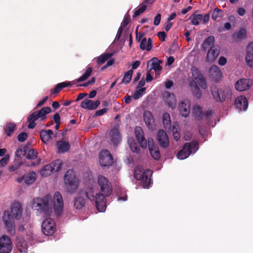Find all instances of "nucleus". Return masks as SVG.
Wrapping results in <instances>:
<instances>
[{"instance_id":"2f4dec72","label":"nucleus","mask_w":253,"mask_h":253,"mask_svg":"<svg viewBox=\"0 0 253 253\" xmlns=\"http://www.w3.org/2000/svg\"><path fill=\"white\" fill-rule=\"evenodd\" d=\"M215 42L214 36H210L206 38L201 45V48L204 51H206L207 48L210 46H214L213 45Z\"/></svg>"},{"instance_id":"0eeeda50","label":"nucleus","mask_w":253,"mask_h":253,"mask_svg":"<svg viewBox=\"0 0 253 253\" xmlns=\"http://www.w3.org/2000/svg\"><path fill=\"white\" fill-rule=\"evenodd\" d=\"M54 211L57 216H59L62 213L64 202L62 196L60 193L56 192L54 193L52 199Z\"/></svg>"},{"instance_id":"bb28decb","label":"nucleus","mask_w":253,"mask_h":253,"mask_svg":"<svg viewBox=\"0 0 253 253\" xmlns=\"http://www.w3.org/2000/svg\"><path fill=\"white\" fill-rule=\"evenodd\" d=\"M16 246L17 250L21 253H28V245L26 241L23 238L17 237Z\"/></svg>"},{"instance_id":"79ce46f5","label":"nucleus","mask_w":253,"mask_h":253,"mask_svg":"<svg viewBox=\"0 0 253 253\" xmlns=\"http://www.w3.org/2000/svg\"><path fill=\"white\" fill-rule=\"evenodd\" d=\"M92 69L91 67H87L85 72L79 78L76 80V82L79 83L85 81L91 75Z\"/></svg>"},{"instance_id":"7ed1b4c3","label":"nucleus","mask_w":253,"mask_h":253,"mask_svg":"<svg viewBox=\"0 0 253 253\" xmlns=\"http://www.w3.org/2000/svg\"><path fill=\"white\" fill-rule=\"evenodd\" d=\"M199 149V143L196 141L191 142H186L181 150L177 154V158L180 160H184L188 158L192 153H195Z\"/></svg>"},{"instance_id":"a18cd8bd","label":"nucleus","mask_w":253,"mask_h":253,"mask_svg":"<svg viewBox=\"0 0 253 253\" xmlns=\"http://www.w3.org/2000/svg\"><path fill=\"white\" fill-rule=\"evenodd\" d=\"M36 180V173L34 171H32L25 176V182L27 184H32Z\"/></svg>"},{"instance_id":"f257e3e1","label":"nucleus","mask_w":253,"mask_h":253,"mask_svg":"<svg viewBox=\"0 0 253 253\" xmlns=\"http://www.w3.org/2000/svg\"><path fill=\"white\" fill-rule=\"evenodd\" d=\"M94 200V191L92 186H88L81 189L77 195L74 198V207L77 210H81L85 207L86 199Z\"/></svg>"},{"instance_id":"cd10ccee","label":"nucleus","mask_w":253,"mask_h":253,"mask_svg":"<svg viewBox=\"0 0 253 253\" xmlns=\"http://www.w3.org/2000/svg\"><path fill=\"white\" fill-rule=\"evenodd\" d=\"M56 146L58 149V152L64 153L68 152L70 149V145L68 142L60 140L56 142Z\"/></svg>"},{"instance_id":"393cba45","label":"nucleus","mask_w":253,"mask_h":253,"mask_svg":"<svg viewBox=\"0 0 253 253\" xmlns=\"http://www.w3.org/2000/svg\"><path fill=\"white\" fill-rule=\"evenodd\" d=\"M235 104L236 108L241 110L242 109L246 110L248 107V101L247 98L244 96H239L235 100Z\"/></svg>"},{"instance_id":"8fccbe9b","label":"nucleus","mask_w":253,"mask_h":253,"mask_svg":"<svg viewBox=\"0 0 253 253\" xmlns=\"http://www.w3.org/2000/svg\"><path fill=\"white\" fill-rule=\"evenodd\" d=\"M231 95V91L228 89H220V102L225 101L226 97Z\"/></svg>"},{"instance_id":"680f3d73","label":"nucleus","mask_w":253,"mask_h":253,"mask_svg":"<svg viewBox=\"0 0 253 253\" xmlns=\"http://www.w3.org/2000/svg\"><path fill=\"white\" fill-rule=\"evenodd\" d=\"M9 159V156L8 155H6L4 156V157L1 158L0 160V167H3L6 165Z\"/></svg>"},{"instance_id":"9d476101","label":"nucleus","mask_w":253,"mask_h":253,"mask_svg":"<svg viewBox=\"0 0 253 253\" xmlns=\"http://www.w3.org/2000/svg\"><path fill=\"white\" fill-rule=\"evenodd\" d=\"M12 249V242L10 237L6 235L0 237V253H10Z\"/></svg>"},{"instance_id":"72a5a7b5","label":"nucleus","mask_w":253,"mask_h":253,"mask_svg":"<svg viewBox=\"0 0 253 253\" xmlns=\"http://www.w3.org/2000/svg\"><path fill=\"white\" fill-rule=\"evenodd\" d=\"M16 125L14 123H9L3 126V130L7 136H11L16 129Z\"/></svg>"},{"instance_id":"39448f33","label":"nucleus","mask_w":253,"mask_h":253,"mask_svg":"<svg viewBox=\"0 0 253 253\" xmlns=\"http://www.w3.org/2000/svg\"><path fill=\"white\" fill-rule=\"evenodd\" d=\"M152 171L149 169L143 170L140 168L137 167L134 171V176L137 180H141L143 182L144 187L148 188L151 184V176Z\"/></svg>"},{"instance_id":"4468645a","label":"nucleus","mask_w":253,"mask_h":253,"mask_svg":"<svg viewBox=\"0 0 253 253\" xmlns=\"http://www.w3.org/2000/svg\"><path fill=\"white\" fill-rule=\"evenodd\" d=\"M253 84L252 81L249 79H241L235 84L236 90L243 91L249 89Z\"/></svg>"},{"instance_id":"e2e57ef3","label":"nucleus","mask_w":253,"mask_h":253,"mask_svg":"<svg viewBox=\"0 0 253 253\" xmlns=\"http://www.w3.org/2000/svg\"><path fill=\"white\" fill-rule=\"evenodd\" d=\"M194 89L193 90V93L195 94V96L197 98H200L201 96V92H200V90L198 85L195 83H194Z\"/></svg>"},{"instance_id":"052dcab7","label":"nucleus","mask_w":253,"mask_h":253,"mask_svg":"<svg viewBox=\"0 0 253 253\" xmlns=\"http://www.w3.org/2000/svg\"><path fill=\"white\" fill-rule=\"evenodd\" d=\"M221 10L219 9L218 7H215L212 13L211 17L212 19L214 20H216L217 18L218 17L219 15V12H221Z\"/></svg>"},{"instance_id":"f3484780","label":"nucleus","mask_w":253,"mask_h":253,"mask_svg":"<svg viewBox=\"0 0 253 253\" xmlns=\"http://www.w3.org/2000/svg\"><path fill=\"white\" fill-rule=\"evenodd\" d=\"M148 147L150 153L153 158L156 160L160 159L161 155L158 146L154 143L153 139L148 137Z\"/></svg>"},{"instance_id":"ddd939ff","label":"nucleus","mask_w":253,"mask_h":253,"mask_svg":"<svg viewBox=\"0 0 253 253\" xmlns=\"http://www.w3.org/2000/svg\"><path fill=\"white\" fill-rule=\"evenodd\" d=\"M191 70L192 77L196 81L199 85L202 88L206 89L207 87L206 80L199 69L196 67H193Z\"/></svg>"},{"instance_id":"a19ab883","label":"nucleus","mask_w":253,"mask_h":253,"mask_svg":"<svg viewBox=\"0 0 253 253\" xmlns=\"http://www.w3.org/2000/svg\"><path fill=\"white\" fill-rule=\"evenodd\" d=\"M193 113L198 120H199L204 117V113L202 112V108L198 105H195L193 107Z\"/></svg>"},{"instance_id":"de8ad7c7","label":"nucleus","mask_w":253,"mask_h":253,"mask_svg":"<svg viewBox=\"0 0 253 253\" xmlns=\"http://www.w3.org/2000/svg\"><path fill=\"white\" fill-rule=\"evenodd\" d=\"M211 92L214 98L216 101L220 102V90H218L215 86L212 87L211 88Z\"/></svg>"},{"instance_id":"58836bf2","label":"nucleus","mask_w":253,"mask_h":253,"mask_svg":"<svg viewBox=\"0 0 253 253\" xmlns=\"http://www.w3.org/2000/svg\"><path fill=\"white\" fill-rule=\"evenodd\" d=\"M41 174L44 177H47L53 172L52 166L50 164L44 166L41 170Z\"/></svg>"},{"instance_id":"9b49d317","label":"nucleus","mask_w":253,"mask_h":253,"mask_svg":"<svg viewBox=\"0 0 253 253\" xmlns=\"http://www.w3.org/2000/svg\"><path fill=\"white\" fill-rule=\"evenodd\" d=\"M134 133L140 147L142 149H146L148 145V138L146 139L145 137L143 129L140 126H136L134 128Z\"/></svg>"},{"instance_id":"e433bc0d","label":"nucleus","mask_w":253,"mask_h":253,"mask_svg":"<svg viewBox=\"0 0 253 253\" xmlns=\"http://www.w3.org/2000/svg\"><path fill=\"white\" fill-rule=\"evenodd\" d=\"M180 127L177 123H174L173 125L172 131L173 133V138L175 140L178 141L181 136L179 132Z\"/></svg>"},{"instance_id":"4be33fe9","label":"nucleus","mask_w":253,"mask_h":253,"mask_svg":"<svg viewBox=\"0 0 253 253\" xmlns=\"http://www.w3.org/2000/svg\"><path fill=\"white\" fill-rule=\"evenodd\" d=\"M161 63H162V60L158 59L157 57H153L148 62L147 69L149 68L150 70H154L157 73L162 69Z\"/></svg>"},{"instance_id":"b1692460","label":"nucleus","mask_w":253,"mask_h":253,"mask_svg":"<svg viewBox=\"0 0 253 253\" xmlns=\"http://www.w3.org/2000/svg\"><path fill=\"white\" fill-rule=\"evenodd\" d=\"M100 104V102L99 100L93 101L91 100L85 99L81 103V106L84 109L94 110L96 109Z\"/></svg>"},{"instance_id":"c03bdc74","label":"nucleus","mask_w":253,"mask_h":253,"mask_svg":"<svg viewBox=\"0 0 253 253\" xmlns=\"http://www.w3.org/2000/svg\"><path fill=\"white\" fill-rule=\"evenodd\" d=\"M166 102L167 105L170 107L171 109H174L176 107V98L175 96L172 94L169 95L168 98H167Z\"/></svg>"},{"instance_id":"dca6fc26","label":"nucleus","mask_w":253,"mask_h":253,"mask_svg":"<svg viewBox=\"0 0 253 253\" xmlns=\"http://www.w3.org/2000/svg\"><path fill=\"white\" fill-rule=\"evenodd\" d=\"M178 109L182 116L187 117L190 111V101L186 99L182 100L178 104Z\"/></svg>"},{"instance_id":"c9c22d12","label":"nucleus","mask_w":253,"mask_h":253,"mask_svg":"<svg viewBox=\"0 0 253 253\" xmlns=\"http://www.w3.org/2000/svg\"><path fill=\"white\" fill-rule=\"evenodd\" d=\"M189 19L191 21V24L193 25H198L203 19V15L201 14H192Z\"/></svg>"},{"instance_id":"864d4df0","label":"nucleus","mask_w":253,"mask_h":253,"mask_svg":"<svg viewBox=\"0 0 253 253\" xmlns=\"http://www.w3.org/2000/svg\"><path fill=\"white\" fill-rule=\"evenodd\" d=\"M27 145L25 146L23 148V149L21 148H18L15 152V156L18 157H21L22 156H25L27 153Z\"/></svg>"},{"instance_id":"473e14b6","label":"nucleus","mask_w":253,"mask_h":253,"mask_svg":"<svg viewBox=\"0 0 253 253\" xmlns=\"http://www.w3.org/2000/svg\"><path fill=\"white\" fill-rule=\"evenodd\" d=\"M140 47L142 50L150 51L152 48V41L151 38L147 40L146 38H143L140 43Z\"/></svg>"},{"instance_id":"a211bd4d","label":"nucleus","mask_w":253,"mask_h":253,"mask_svg":"<svg viewBox=\"0 0 253 253\" xmlns=\"http://www.w3.org/2000/svg\"><path fill=\"white\" fill-rule=\"evenodd\" d=\"M157 141L160 146L164 149L167 148L169 146V139L167 133L163 129L159 130L157 134Z\"/></svg>"},{"instance_id":"20e7f679","label":"nucleus","mask_w":253,"mask_h":253,"mask_svg":"<svg viewBox=\"0 0 253 253\" xmlns=\"http://www.w3.org/2000/svg\"><path fill=\"white\" fill-rule=\"evenodd\" d=\"M64 182L69 193H74L78 188V182L73 169L68 170L64 175Z\"/></svg>"},{"instance_id":"5701e85b","label":"nucleus","mask_w":253,"mask_h":253,"mask_svg":"<svg viewBox=\"0 0 253 253\" xmlns=\"http://www.w3.org/2000/svg\"><path fill=\"white\" fill-rule=\"evenodd\" d=\"M143 120L149 129L153 130L155 128V122L152 114L149 111H145L143 114Z\"/></svg>"},{"instance_id":"1a4fd4ad","label":"nucleus","mask_w":253,"mask_h":253,"mask_svg":"<svg viewBox=\"0 0 253 253\" xmlns=\"http://www.w3.org/2000/svg\"><path fill=\"white\" fill-rule=\"evenodd\" d=\"M42 231L46 236L53 235L56 230L55 221L51 218L45 219L42 224Z\"/></svg>"},{"instance_id":"09e8293b","label":"nucleus","mask_w":253,"mask_h":253,"mask_svg":"<svg viewBox=\"0 0 253 253\" xmlns=\"http://www.w3.org/2000/svg\"><path fill=\"white\" fill-rule=\"evenodd\" d=\"M126 26V16L125 15L123 21L122 22V26H121L118 31L116 37L115 38L116 41H119L121 38V34L123 31V29L124 27Z\"/></svg>"},{"instance_id":"37998d69","label":"nucleus","mask_w":253,"mask_h":253,"mask_svg":"<svg viewBox=\"0 0 253 253\" xmlns=\"http://www.w3.org/2000/svg\"><path fill=\"white\" fill-rule=\"evenodd\" d=\"M52 166V169L53 172L59 171L61 168L62 165V162L61 160L57 159L50 164Z\"/></svg>"},{"instance_id":"7c9ffc66","label":"nucleus","mask_w":253,"mask_h":253,"mask_svg":"<svg viewBox=\"0 0 253 253\" xmlns=\"http://www.w3.org/2000/svg\"><path fill=\"white\" fill-rule=\"evenodd\" d=\"M39 116L40 121L44 122L46 119V115L51 112V109L50 107H43L39 111H36Z\"/></svg>"},{"instance_id":"13d9d810","label":"nucleus","mask_w":253,"mask_h":253,"mask_svg":"<svg viewBox=\"0 0 253 253\" xmlns=\"http://www.w3.org/2000/svg\"><path fill=\"white\" fill-rule=\"evenodd\" d=\"M170 116L169 113H166L164 114L163 116V121L164 125L165 126V127H166L167 126L169 125L170 124Z\"/></svg>"},{"instance_id":"bf43d9fd","label":"nucleus","mask_w":253,"mask_h":253,"mask_svg":"<svg viewBox=\"0 0 253 253\" xmlns=\"http://www.w3.org/2000/svg\"><path fill=\"white\" fill-rule=\"evenodd\" d=\"M28 137V134L26 132L20 133L17 136L18 140L21 142L25 141Z\"/></svg>"},{"instance_id":"a878e982","label":"nucleus","mask_w":253,"mask_h":253,"mask_svg":"<svg viewBox=\"0 0 253 253\" xmlns=\"http://www.w3.org/2000/svg\"><path fill=\"white\" fill-rule=\"evenodd\" d=\"M246 61L248 66L253 68V42H250L247 46Z\"/></svg>"},{"instance_id":"49530a36","label":"nucleus","mask_w":253,"mask_h":253,"mask_svg":"<svg viewBox=\"0 0 253 253\" xmlns=\"http://www.w3.org/2000/svg\"><path fill=\"white\" fill-rule=\"evenodd\" d=\"M40 137L42 141L45 144H47L49 140L51 139V136L47 134L46 130H42L40 131Z\"/></svg>"},{"instance_id":"4d7b16f0","label":"nucleus","mask_w":253,"mask_h":253,"mask_svg":"<svg viewBox=\"0 0 253 253\" xmlns=\"http://www.w3.org/2000/svg\"><path fill=\"white\" fill-rule=\"evenodd\" d=\"M146 90L145 87H142L141 88H139L137 90H136L134 94H133V98L135 99H137L141 97L144 94V92Z\"/></svg>"},{"instance_id":"0e129e2a","label":"nucleus","mask_w":253,"mask_h":253,"mask_svg":"<svg viewBox=\"0 0 253 253\" xmlns=\"http://www.w3.org/2000/svg\"><path fill=\"white\" fill-rule=\"evenodd\" d=\"M108 108H104L102 109L97 110L95 112V116H101L106 113L107 111H108Z\"/></svg>"},{"instance_id":"3c124183","label":"nucleus","mask_w":253,"mask_h":253,"mask_svg":"<svg viewBox=\"0 0 253 253\" xmlns=\"http://www.w3.org/2000/svg\"><path fill=\"white\" fill-rule=\"evenodd\" d=\"M38 157V152L34 149H30L26 156V158L29 160L36 159Z\"/></svg>"},{"instance_id":"2eb2a0df","label":"nucleus","mask_w":253,"mask_h":253,"mask_svg":"<svg viewBox=\"0 0 253 253\" xmlns=\"http://www.w3.org/2000/svg\"><path fill=\"white\" fill-rule=\"evenodd\" d=\"M107 197L104 193H97L94 197L95 200V204L97 210L99 211L102 212L106 210V204L105 197Z\"/></svg>"},{"instance_id":"6e6552de","label":"nucleus","mask_w":253,"mask_h":253,"mask_svg":"<svg viewBox=\"0 0 253 253\" xmlns=\"http://www.w3.org/2000/svg\"><path fill=\"white\" fill-rule=\"evenodd\" d=\"M98 183L100 186L101 192L107 197H109L113 192L111 183L109 180L103 175L98 177Z\"/></svg>"},{"instance_id":"aec40b11","label":"nucleus","mask_w":253,"mask_h":253,"mask_svg":"<svg viewBox=\"0 0 253 253\" xmlns=\"http://www.w3.org/2000/svg\"><path fill=\"white\" fill-rule=\"evenodd\" d=\"M219 53L220 49L218 46H211L207 54V61L211 63L214 62L218 56Z\"/></svg>"},{"instance_id":"4c0bfd02","label":"nucleus","mask_w":253,"mask_h":253,"mask_svg":"<svg viewBox=\"0 0 253 253\" xmlns=\"http://www.w3.org/2000/svg\"><path fill=\"white\" fill-rule=\"evenodd\" d=\"M180 127L177 123H174L173 125L172 131L173 133V138L175 140L178 141L181 136L179 132Z\"/></svg>"},{"instance_id":"603ef678","label":"nucleus","mask_w":253,"mask_h":253,"mask_svg":"<svg viewBox=\"0 0 253 253\" xmlns=\"http://www.w3.org/2000/svg\"><path fill=\"white\" fill-rule=\"evenodd\" d=\"M147 8V6L146 5H145V4H143V3H142L140 6L139 8H138L137 9H136L133 15V17H136L138 16H139V15H140L141 13H142L143 12H144V11L146 10Z\"/></svg>"},{"instance_id":"423d86ee","label":"nucleus","mask_w":253,"mask_h":253,"mask_svg":"<svg viewBox=\"0 0 253 253\" xmlns=\"http://www.w3.org/2000/svg\"><path fill=\"white\" fill-rule=\"evenodd\" d=\"M2 219L7 232L11 236L14 235L16 233L15 224L10 212L8 211H4Z\"/></svg>"},{"instance_id":"338daca9","label":"nucleus","mask_w":253,"mask_h":253,"mask_svg":"<svg viewBox=\"0 0 253 253\" xmlns=\"http://www.w3.org/2000/svg\"><path fill=\"white\" fill-rule=\"evenodd\" d=\"M161 19V15L160 13H158L156 15L155 17L154 21V24L155 26H158L159 25Z\"/></svg>"},{"instance_id":"6ab92c4d","label":"nucleus","mask_w":253,"mask_h":253,"mask_svg":"<svg viewBox=\"0 0 253 253\" xmlns=\"http://www.w3.org/2000/svg\"><path fill=\"white\" fill-rule=\"evenodd\" d=\"M119 124L117 123L109 132L111 142L115 146H117L118 143L121 141V134L119 130Z\"/></svg>"},{"instance_id":"f03ea898","label":"nucleus","mask_w":253,"mask_h":253,"mask_svg":"<svg viewBox=\"0 0 253 253\" xmlns=\"http://www.w3.org/2000/svg\"><path fill=\"white\" fill-rule=\"evenodd\" d=\"M51 196L45 195L43 198H38L34 202V206L37 210L42 212L45 216L50 215L52 212Z\"/></svg>"},{"instance_id":"774afa93","label":"nucleus","mask_w":253,"mask_h":253,"mask_svg":"<svg viewBox=\"0 0 253 253\" xmlns=\"http://www.w3.org/2000/svg\"><path fill=\"white\" fill-rule=\"evenodd\" d=\"M157 36L162 42L166 40V34L165 32H159L157 33Z\"/></svg>"},{"instance_id":"ea45409f","label":"nucleus","mask_w":253,"mask_h":253,"mask_svg":"<svg viewBox=\"0 0 253 253\" xmlns=\"http://www.w3.org/2000/svg\"><path fill=\"white\" fill-rule=\"evenodd\" d=\"M113 55L112 53H105L99 56L97 59V63L101 65L104 63L107 60L110 59Z\"/></svg>"},{"instance_id":"f704fd0d","label":"nucleus","mask_w":253,"mask_h":253,"mask_svg":"<svg viewBox=\"0 0 253 253\" xmlns=\"http://www.w3.org/2000/svg\"><path fill=\"white\" fill-rule=\"evenodd\" d=\"M71 82H65L58 84L51 91L50 95L58 94L64 87L70 86Z\"/></svg>"},{"instance_id":"c756f323","label":"nucleus","mask_w":253,"mask_h":253,"mask_svg":"<svg viewBox=\"0 0 253 253\" xmlns=\"http://www.w3.org/2000/svg\"><path fill=\"white\" fill-rule=\"evenodd\" d=\"M11 213L15 219H19L22 216V209L20 204H16L11 208Z\"/></svg>"},{"instance_id":"412c9836","label":"nucleus","mask_w":253,"mask_h":253,"mask_svg":"<svg viewBox=\"0 0 253 253\" xmlns=\"http://www.w3.org/2000/svg\"><path fill=\"white\" fill-rule=\"evenodd\" d=\"M209 73L210 77L215 82L219 81L222 77V73L220 69L215 65L211 66L210 68Z\"/></svg>"},{"instance_id":"69168bd1","label":"nucleus","mask_w":253,"mask_h":253,"mask_svg":"<svg viewBox=\"0 0 253 253\" xmlns=\"http://www.w3.org/2000/svg\"><path fill=\"white\" fill-rule=\"evenodd\" d=\"M138 27H137L135 33L136 34V39L137 41V42H140V41H142V40L144 38V34L143 33H139V34L137 33Z\"/></svg>"},{"instance_id":"f8f14e48","label":"nucleus","mask_w":253,"mask_h":253,"mask_svg":"<svg viewBox=\"0 0 253 253\" xmlns=\"http://www.w3.org/2000/svg\"><path fill=\"white\" fill-rule=\"evenodd\" d=\"M99 162L102 167L112 165L113 163V159L109 151L107 150H103L100 152Z\"/></svg>"},{"instance_id":"5fc2aeb1","label":"nucleus","mask_w":253,"mask_h":253,"mask_svg":"<svg viewBox=\"0 0 253 253\" xmlns=\"http://www.w3.org/2000/svg\"><path fill=\"white\" fill-rule=\"evenodd\" d=\"M129 146L132 152L136 153H139L140 152V148L136 142H130Z\"/></svg>"},{"instance_id":"6e6d98bb","label":"nucleus","mask_w":253,"mask_h":253,"mask_svg":"<svg viewBox=\"0 0 253 253\" xmlns=\"http://www.w3.org/2000/svg\"><path fill=\"white\" fill-rule=\"evenodd\" d=\"M246 34V30L244 29H242L237 33H235L233 35V37L236 39H241L245 37Z\"/></svg>"},{"instance_id":"c85d7f7f","label":"nucleus","mask_w":253,"mask_h":253,"mask_svg":"<svg viewBox=\"0 0 253 253\" xmlns=\"http://www.w3.org/2000/svg\"><path fill=\"white\" fill-rule=\"evenodd\" d=\"M40 120L39 116L37 114L36 111L32 113L28 118V122H29V125L28 126V127L30 129H33L36 126V124L35 123V121Z\"/></svg>"}]
</instances>
